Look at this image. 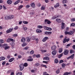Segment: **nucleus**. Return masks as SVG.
<instances>
[{
	"label": "nucleus",
	"mask_w": 75,
	"mask_h": 75,
	"mask_svg": "<svg viewBox=\"0 0 75 75\" xmlns=\"http://www.w3.org/2000/svg\"><path fill=\"white\" fill-rule=\"evenodd\" d=\"M19 67L20 68V71H23V69H24V65L23 64H20L19 65Z\"/></svg>",
	"instance_id": "nucleus-1"
},
{
	"label": "nucleus",
	"mask_w": 75,
	"mask_h": 75,
	"mask_svg": "<svg viewBox=\"0 0 75 75\" xmlns=\"http://www.w3.org/2000/svg\"><path fill=\"white\" fill-rule=\"evenodd\" d=\"M73 33H74V32L72 31H71L69 32L65 31V34H66V35L67 34H69V35H72Z\"/></svg>",
	"instance_id": "nucleus-2"
},
{
	"label": "nucleus",
	"mask_w": 75,
	"mask_h": 75,
	"mask_svg": "<svg viewBox=\"0 0 75 75\" xmlns=\"http://www.w3.org/2000/svg\"><path fill=\"white\" fill-rule=\"evenodd\" d=\"M13 28H9L8 30H7L6 31V33H7V34H8V33H11V31H13Z\"/></svg>",
	"instance_id": "nucleus-3"
},
{
	"label": "nucleus",
	"mask_w": 75,
	"mask_h": 75,
	"mask_svg": "<svg viewBox=\"0 0 75 75\" xmlns=\"http://www.w3.org/2000/svg\"><path fill=\"white\" fill-rule=\"evenodd\" d=\"M69 41V38H68V39H67L66 38H65L63 40V43H65L66 42H68Z\"/></svg>",
	"instance_id": "nucleus-4"
},
{
	"label": "nucleus",
	"mask_w": 75,
	"mask_h": 75,
	"mask_svg": "<svg viewBox=\"0 0 75 75\" xmlns=\"http://www.w3.org/2000/svg\"><path fill=\"white\" fill-rule=\"evenodd\" d=\"M61 16L60 15H55L54 16H53L52 18V19L53 20H54L55 18H58L59 17H60Z\"/></svg>",
	"instance_id": "nucleus-5"
},
{
	"label": "nucleus",
	"mask_w": 75,
	"mask_h": 75,
	"mask_svg": "<svg viewBox=\"0 0 75 75\" xmlns=\"http://www.w3.org/2000/svg\"><path fill=\"white\" fill-rule=\"evenodd\" d=\"M69 52V51L68 50H65L64 52V55H67L68 54V53Z\"/></svg>",
	"instance_id": "nucleus-6"
},
{
	"label": "nucleus",
	"mask_w": 75,
	"mask_h": 75,
	"mask_svg": "<svg viewBox=\"0 0 75 75\" xmlns=\"http://www.w3.org/2000/svg\"><path fill=\"white\" fill-rule=\"evenodd\" d=\"M4 46L5 47V50H7V49H8L9 48H10V47L9 46H7V44H4Z\"/></svg>",
	"instance_id": "nucleus-7"
},
{
	"label": "nucleus",
	"mask_w": 75,
	"mask_h": 75,
	"mask_svg": "<svg viewBox=\"0 0 75 75\" xmlns=\"http://www.w3.org/2000/svg\"><path fill=\"white\" fill-rule=\"evenodd\" d=\"M65 28V23L62 22V23L61 29H64Z\"/></svg>",
	"instance_id": "nucleus-8"
},
{
	"label": "nucleus",
	"mask_w": 75,
	"mask_h": 75,
	"mask_svg": "<svg viewBox=\"0 0 75 75\" xmlns=\"http://www.w3.org/2000/svg\"><path fill=\"white\" fill-rule=\"evenodd\" d=\"M16 75H22V73L19 71H17L16 73Z\"/></svg>",
	"instance_id": "nucleus-9"
},
{
	"label": "nucleus",
	"mask_w": 75,
	"mask_h": 75,
	"mask_svg": "<svg viewBox=\"0 0 75 75\" xmlns=\"http://www.w3.org/2000/svg\"><path fill=\"white\" fill-rule=\"evenodd\" d=\"M48 37H46L42 39V41L45 42L47 41V40H48Z\"/></svg>",
	"instance_id": "nucleus-10"
},
{
	"label": "nucleus",
	"mask_w": 75,
	"mask_h": 75,
	"mask_svg": "<svg viewBox=\"0 0 75 75\" xmlns=\"http://www.w3.org/2000/svg\"><path fill=\"white\" fill-rule=\"evenodd\" d=\"M45 34L46 35H51L52 34V32H45Z\"/></svg>",
	"instance_id": "nucleus-11"
},
{
	"label": "nucleus",
	"mask_w": 75,
	"mask_h": 75,
	"mask_svg": "<svg viewBox=\"0 0 75 75\" xmlns=\"http://www.w3.org/2000/svg\"><path fill=\"white\" fill-rule=\"evenodd\" d=\"M57 48V46L55 45L51 47V50H56V49Z\"/></svg>",
	"instance_id": "nucleus-12"
},
{
	"label": "nucleus",
	"mask_w": 75,
	"mask_h": 75,
	"mask_svg": "<svg viewBox=\"0 0 75 75\" xmlns=\"http://www.w3.org/2000/svg\"><path fill=\"white\" fill-rule=\"evenodd\" d=\"M25 41V38L23 37L21 39V42H24Z\"/></svg>",
	"instance_id": "nucleus-13"
},
{
	"label": "nucleus",
	"mask_w": 75,
	"mask_h": 75,
	"mask_svg": "<svg viewBox=\"0 0 75 75\" xmlns=\"http://www.w3.org/2000/svg\"><path fill=\"white\" fill-rule=\"evenodd\" d=\"M52 54L53 55H55L57 54V51H53L52 52Z\"/></svg>",
	"instance_id": "nucleus-14"
},
{
	"label": "nucleus",
	"mask_w": 75,
	"mask_h": 75,
	"mask_svg": "<svg viewBox=\"0 0 75 75\" xmlns=\"http://www.w3.org/2000/svg\"><path fill=\"white\" fill-rule=\"evenodd\" d=\"M72 74V73L71 72H66L64 73L63 75H69V74Z\"/></svg>",
	"instance_id": "nucleus-15"
},
{
	"label": "nucleus",
	"mask_w": 75,
	"mask_h": 75,
	"mask_svg": "<svg viewBox=\"0 0 75 75\" xmlns=\"http://www.w3.org/2000/svg\"><path fill=\"white\" fill-rule=\"evenodd\" d=\"M20 0H18L17 1H16L15 3H14V5H16V4H17L20 2Z\"/></svg>",
	"instance_id": "nucleus-16"
},
{
	"label": "nucleus",
	"mask_w": 75,
	"mask_h": 75,
	"mask_svg": "<svg viewBox=\"0 0 75 75\" xmlns=\"http://www.w3.org/2000/svg\"><path fill=\"white\" fill-rule=\"evenodd\" d=\"M56 21H57L58 23H61V22H62V21L61 19L57 18L56 19Z\"/></svg>",
	"instance_id": "nucleus-17"
},
{
	"label": "nucleus",
	"mask_w": 75,
	"mask_h": 75,
	"mask_svg": "<svg viewBox=\"0 0 75 75\" xmlns=\"http://www.w3.org/2000/svg\"><path fill=\"white\" fill-rule=\"evenodd\" d=\"M14 58H11V59H10L9 60V62H12L14 61Z\"/></svg>",
	"instance_id": "nucleus-18"
},
{
	"label": "nucleus",
	"mask_w": 75,
	"mask_h": 75,
	"mask_svg": "<svg viewBox=\"0 0 75 75\" xmlns=\"http://www.w3.org/2000/svg\"><path fill=\"white\" fill-rule=\"evenodd\" d=\"M31 6L33 8H35V4L34 3H32L30 4Z\"/></svg>",
	"instance_id": "nucleus-19"
},
{
	"label": "nucleus",
	"mask_w": 75,
	"mask_h": 75,
	"mask_svg": "<svg viewBox=\"0 0 75 75\" xmlns=\"http://www.w3.org/2000/svg\"><path fill=\"white\" fill-rule=\"evenodd\" d=\"M10 44L12 47H13V46H14V45H15V43L13 42L10 43Z\"/></svg>",
	"instance_id": "nucleus-20"
},
{
	"label": "nucleus",
	"mask_w": 75,
	"mask_h": 75,
	"mask_svg": "<svg viewBox=\"0 0 75 75\" xmlns=\"http://www.w3.org/2000/svg\"><path fill=\"white\" fill-rule=\"evenodd\" d=\"M9 19H12V18H14V16L13 15H10L9 16Z\"/></svg>",
	"instance_id": "nucleus-21"
},
{
	"label": "nucleus",
	"mask_w": 75,
	"mask_h": 75,
	"mask_svg": "<svg viewBox=\"0 0 75 75\" xmlns=\"http://www.w3.org/2000/svg\"><path fill=\"white\" fill-rule=\"evenodd\" d=\"M59 6V3H57L56 4V5H55L54 6V8H57V7H58Z\"/></svg>",
	"instance_id": "nucleus-22"
},
{
	"label": "nucleus",
	"mask_w": 75,
	"mask_h": 75,
	"mask_svg": "<svg viewBox=\"0 0 75 75\" xmlns=\"http://www.w3.org/2000/svg\"><path fill=\"white\" fill-rule=\"evenodd\" d=\"M7 3L8 4H11L12 3V1L11 0H8L7 1Z\"/></svg>",
	"instance_id": "nucleus-23"
},
{
	"label": "nucleus",
	"mask_w": 75,
	"mask_h": 75,
	"mask_svg": "<svg viewBox=\"0 0 75 75\" xmlns=\"http://www.w3.org/2000/svg\"><path fill=\"white\" fill-rule=\"evenodd\" d=\"M36 31L37 33H41V30H40V29H38L36 30Z\"/></svg>",
	"instance_id": "nucleus-24"
},
{
	"label": "nucleus",
	"mask_w": 75,
	"mask_h": 75,
	"mask_svg": "<svg viewBox=\"0 0 75 75\" xmlns=\"http://www.w3.org/2000/svg\"><path fill=\"white\" fill-rule=\"evenodd\" d=\"M27 45V43H24L22 44V47H25V46H26Z\"/></svg>",
	"instance_id": "nucleus-25"
},
{
	"label": "nucleus",
	"mask_w": 75,
	"mask_h": 75,
	"mask_svg": "<svg viewBox=\"0 0 75 75\" xmlns=\"http://www.w3.org/2000/svg\"><path fill=\"white\" fill-rule=\"evenodd\" d=\"M5 20H9V16H6L5 17Z\"/></svg>",
	"instance_id": "nucleus-26"
},
{
	"label": "nucleus",
	"mask_w": 75,
	"mask_h": 75,
	"mask_svg": "<svg viewBox=\"0 0 75 75\" xmlns=\"http://www.w3.org/2000/svg\"><path fill=\"white\" fill-rule=\"evenodd\" d=\"M37 28H38L41 29L43 28V26L42 25H38L37 26Z\"/></svg>",
	"instance_id": "nucleus-27"
},
{
	"label": "nucleus",
	"mask_w": 75,
	"mask_h": 75,
	"mask_svg": "<svg viewBox=\"0 0 75 75\" xmlns=\"http://www.w3.org/2000/svg\"><path fill=\"white\" fill-rule=\"evenodd\" d=\"M43 27L44 28V29H45V30H48V27H47L46 26H43Z\"/></svg>",
	"instance_id": "nucleus-28"
},
{
	"label": "nucleus",
	"mask_w": 75,
	"mask_h": 75,
	"mask_svg": "<svg viewBox=\"0 0 75 75\" xmlns=\"http://www.w3.org/2000/svg\"><path fill=\"white\" fill-rule=\"evenodd\" d=\"M28 66V64L27 63H25L23 64V67H26Z\"/></svg>",
	"instance_id": "nucleus-29"
},
{
	"label": "nucleus",
	"mask_w": 75,
	"mask_h": 75,
	"mask_svg": "<svg viewBox=\"0 0 75 75\" xmlns=\"http://www.w3.org/2000/svg\"><path fill=\"white\" fill-rule=\"evenodd\" d=\"M59 53H61L62 52V48H60L59 49Z\"/></svg>",
	"instance_id": "nucleus-30"
},
{
	"label": "nucleus",
	"mask_w": 75,
	"mask_h": 75,
	"mask_svg": "<svg viewBox=\"0 0 75 75\" xmlns=\"http://www.w3.org/2000/svg\"><path fill=\"white\" fill-rule=\"evenodd\" d=\"M27 41L28 42H30V41L31 38H30L27 37Z\"/></svg>",
	"instance_id": "nucleus-31"
},
{
	"label": "nucleus",
	"mask_w": 75,
	"mask_h": 75,
	"mask_svg": "<svg viewBox=\"0 0 75 75\" xmlns=\"http://www.w3.org/2000/svg\"><path fill=\"white\" fill-rule=\"evenodd\" d=\"M23 24H27L28 23L27 21H23Z\"/></svg>",
	"instance_id": "nucleus-32"
},
{
	"label": "nucleus",
	"mask_w": 75,
	"mask_h": 75,
	"mask_svg": "<svg viewBox=\"0 0 75 75\" xmlns=\"http://www.w3.org/2000/svg\"><path fill=\"white\" fill-rule=\"evenodd\" d=\"M44 59L45 60H47V61H48V60H49V57H46L44 58Z\"/></svg>",
	"instance_id": "nucleus-33"
},
{
	"label": "nucleus",
	"mask_w": 75,
	"mask_h": 75,
	"mask_svg": "<svg viewBox=\"0 0 75 75\" xmlns=\"http://www.w3.org/2000/svg\"><path fill=\"white\" fill-rule=\"evenodd\" d=\"M23 5H21L19 6L18 9L19 10H20V9H21V8H23Z\"/></svg>",
	"instance_id": "nucleus-34"
},
{
	"label": "nucleus",
	"mask_w": 75,
	"mask_h": 75,
	"mask_svg": "<svg viewBox=\"0 0 75 75\" xmlns=\"http://www.w3.org/2000/svg\"><path fill=\"white\" fill-rule=\"evenodd\" d=\"M58 60L57 59H55L54 60V62L56 64H57L58 63Z\"/></svg>",
	"instance_id": "nucleus-35"
},
{
	"label": "nucleus",
	"mask_w": 75,
	"mask_h": 75,
	"mask_svg": "<svg viewBox=\"0 0 75 75\" xmlns=\"http://www.w3.org/2000/svg\"><path fill=\"white\" fill-rule=\"evenodd\" d=\"M28 61H33V59H27Z\"/></svg>",
	"instance_id": "nucleus-36"
},
{
	"label": "nucleus",
	"mask_w": 75,
	"mask_h": 75,
	"mask_svg": "<svg viewBox=\"0 0 75 75\" xmlns=\"http://www.w3.org/2000/svg\"><path fill=\"white\" fill-rule=\"evenodd\" d=\"M74 55H75V54H73L71 56H70V58H71L72 59H73V58H74Z\"/></svg>",
	"instance_id": "nucleus-37"
},
{
	"label": "nucleus",
	"mask_w": 75,
	"mask_h": 75,
	"mask_svg": "<svg viewBox=\"0 0 75 75\" xmlns=\"http://www.w3.org/2000/svg\"><path fill=\"white\" fill-rule=\"evenodd\" d=\"M71 26H72V27H75V24L74 23H71Z\"/></svg>",
	"instance_id": "nucleus-38"
},
{
	"label": "nucleus",
	"mask_w": 75,
	"mask_h": 75,
	"mask_svg": "<svg viewBox=\"0 0 75 75\" xmlns=\"http://www.w3.org/2000/svg\"><path fill=\"white\" fill-rule=\"evenodd\" d=\"M67 0H63L62 1V3L63 4H65V3H66V2H67Z\"/></svg>",
	"instance_id": "nucleus-39"
},
{
	"label": "nucleus",
	"mask_w": 75,
	"mask_h": 75,
	"mask_svg": "<svg viewBox=\"0 0 75 75\" xmlns=\"http://www.w3.org/2000/svg\"><path fill=\"white\" fill-rule=\"evenodd\" d=\"M70 54H73L74 52V50H70Z\"/></svg>",
	"instance_id": "nucleus-40"
},
{
	"label": "nucleus",
	"mask_w": 75,
	"mask_h": 75,
	"mask_svg": "<svg viewBox=\"0 0 75 75\" xmlns=\"http://www.w3.org/2000/svg\"><path fill=\"white\" fill-rule=\"evenodd\" d=\"M6 42H11L10 41V38L6 40Z\"/></svg>",
	"instance_id": "nucleus-41"
},
{
	"label": "nucleus",
	"mask_w": 75,
	"mask_h": 75,
	"mask_svg": "<svg viewBox=\"0 0 75 75\" xmlns=\"http://www.w3.org/2000/svg\"><path fill=\"white\" fill-rule=\"evenodd\" d=\"M1 61H3V60H4L5 59V57H1Z\"/></svg>",
	"instance_id": "nucleus-42"
},
{
	"label": "nucleus",
	"mask_w": 75,
	"mask_h": 75,
	"mask_svg": "<svg viewBox=\"0 0 75 75\" xmlns=\"http://www.w3.org/2000/svg\"><path fill=\"white\" fill-rule=\"evenodd\" d=\"M40 65V64L38 63H36L35 64V67H38Z\"/></svg>",
	"instance_id": "nucleus-43"
},
{
	"label": "nucleus",
	"mask_w": 75,
	"mask_h": 75,
	"mask_svg": "<svg viewBox=\"0 0 75 75\" xmlns=\"http://www.w3.org/2000/svg\"><path fill=\"white\" fill-rule=\"evenodd\" d=\"M66 64H62V66L63 68H64V67H65Z\"/></svg>",
	"instance_id": "nucleus-44"
},
{
	"label": "nucleus",
	"mask_w": 75,
	"mask_h": 75,
	"mask_svg": "<svg viewBox=\"0 0 75 75\" xmlns=\"http://www.w3.org/2000/svg\"><path fill=\"white\" fill-rule=\"evenodd\" d=\"M45 6H42L41 7V9L42 10H44V9H45Z\"/></svg>",
	"instance_id": "nucleus-45"
},
{
	"label": "nucleus",
	"mask_w": 75,
	"mask_h": 75,
	"mask_svg": "<svg viewBox=\"0 0 75 75\" xmlns=\"http://www.w3.org/2000/svg\"><path fill=\"white\" fill-rule=\"evenodd\" d=\"M10 40L11 42V41L12 42H14L15 41V40L12 38H10Z\"/></svg>",
	"instance_id": "nucleus-46"
},
{
	"label": "nucleus",
	"mask_w": 75,
	"mask_h": 75,
	"mask_svg": "<svg viewBox=\"0 0 75 75\" xmlns=\"http://www.w3.org/2000/svg\"><path fill=\"white\" fill-rule=\"evenodd\" d=\"M52 30V28H51L48 27L47 31H51Z\"/></svg>",
	"instance_id": "nucleus-47"
},
{
	"label": "nucleus",
	"mask_w": 75,
	"mask_h": 75,
	"mask_svg": "<svg viewBox=\"0 0 75 75\" xmlns=\"http://www.w3.org/2000/svg\"><path fill=\"white\" fill-rule=\"evenodd\" d=\"M27 30V27H24L23 28V30L24 31H26V30Z\"/></svg>",
	"instance_id": "nucleus-48"
},
{
	"label": "nucleus",
	"mask_w": 75,
	"mask_h": 75,
	"mask_svg": "<svg viewBox=\"0 0 75 75\" xmlns=\"http://www.w3.org/2000/svg\"><path fill=\"white\" fill-rule=\"evenodd\" d=\"M34 52L33 50H31L30 52V54H34Z\"/></svg>",
	"instance_id": "nucleus-49"
},
{
	"label": "nucleus",
	"mask_w": 75,
	"mask_h": 75,
	"mask_svg": "<svg viewBox=\"0 0 75 75\" xmlns=\"http://www.w3.org/2000/svg\"><path fill=\"white\" fill-rule=\"evenodd\" d=\"M64 62V60H61L59 62V64H61V63H62V62Z\"/></svg>",
	"instance_id": "nucleus-50"
},
{
	"label": "nucleus",
	"mask_w": 75,
	"mask_h": 75,
	"mask_svg": "<svg viewBox=\"0 0 75 75\" xmlns=\"http://www.w3.org/2000/svg\"><path fill=\"white\" fill-rule=\"evenodd\" d=\"M71 21H75V18H73L71 19Z\"/></svg>",
	"instance_id": "nucleus-51"
},
{
	"label": "nucleus",
	"mask_w": 75,
	"mask_h": 75,
	"mask_svg": "<svg viewBox=\"0 0 75 75\" xmlns=\"http://www.w3.org/2000/svg\"><path fill=\"white\" fill-rule=\"evenodd\" d=\"M4 41L3 40H0V43H3Z\"/></svg>",
	"instance_id": "nucleus-52"
},
{
	"label": "nucleus",
	"mask_w": 75,
	"mask_h": 75,
	"mask_svg": "<svg viewBox=\"0 0 75 75\" xmlns=\"http://www.w3.org/2000/svg\"><path fill=\"white\" fill-rule=\"evenodd\" d=\"M70 46V44H68L67 45V46H66V47L67 48H68V47H69V46Z\"/></svg>",
	"instance_id": "nucleus-53"
},
{
	"label": "nucleus",
	"mask_w": 75,
	"mask_h": 75,
	"mask_svg": "<svg viewBox=\"0 0 75 75\" xmlns=\"http://www.w3.org/2000/svg\"><path fill=\"white\" fill-rule=\"evenodd\" d=\"M36 57L37 58H40V54H37L36 55Z\"/></svg>",
	"instance_id": "nucleus-54"
},
{
	"label": "nucleus",
	"mask_w": 75,
	"mask_h": 75,
	"mask_svg": "<svg viewBox=\"0 0 75 75\" xmlns=\"http://www.w3.org/2000/svg\"><path fill=\"white\" fill-rule=\"evenodd\" d=\"M56 74H59V70H58L56 71Z\"/></svg>",
	"instance_id": "nucleus-55"
},
{
	"label": "nucleus",
	"mask_w": 75,
	"mask_h": 75,
	"mask_svg": "<svg viewBox=\"0 0 75 75\" xmlns=\"http://www.w3.org/2000/svg\"><path fill=\"white\" fill-rule=\"evenodd\" d=\"M26 8H29V7H30V6L28 5L26 6Z\"/></svg>",
	"instance_id": "nucleus-56"
},
{
	"label": "nucleus",
	"mask_w": 75,
	"mask_h": 75,
	"mask_svg": "<svg viewBox=\"0 0 75 75\" xmlns=\"http://www.w3.org/2000/svg\"><path fill=\"white\" fill-rule=\"evenodd\" d=\"M17 34H13V37H17Z\"/></svg>",
	"instance_id": "nucleus-57"
},
{
	"label": "nucleus",
	"mask_w": 75,
	"mask_h": 75,
	"mask_svg": "<svg viewBox=\"0 0 75 75\" xmlns=\"http://www.w3.org/2000/svg\"><path fill=\"white\" fill-rule=\"evenodd\" d=\"M51 23V22L50 21H48L47 22V23L48 24H50Z\"/></svg>",
	"instance_id": "nucleus-58"
},
{
	"label": "nucleus",
	"mask_w": 75,
	"mask_h": 75,
	"mask_svg": "<svg viewBox=\"0 0 75 75\" xmlns=\"http://www.w3.org/2000/svg\"><path fill=\"white\" fill-rule=\"evenodd\" d=\"M62 55H63V53H62V54H61L60 55H59V58H61V57H62Z\"/></svg>",
	"instance_id": "nucleus-59"
},
{
	"label": "nucleus",
	"mask_w": 75,
	"mask_h": 75,
	"mask_svg": "<svg viewBox=\"0 0 75 75\" xmlns=\"http://www.w3.org/2000/svg\"><path fill=\"white\" fill-rule=\"evenodd\" d=\"M25 50H28V49H29V47H26L25 48Z\"/></svg>",
	"instance_id": "nucleus-60"
},
{
	"label": "nucleus",
	"mask_w": 75,
	"mask_h": 75,
	"mask_svg": "<svg viewBox=\"0 0 75 75\" xmlns=\"http://www.w3.org/2000/svg\"><path fill=\"white\" fill-rule=\"evenodd\" d=\"M43 62L45 64H48V61H43Z\"/></svg>",
	"instance_id": "nucleus-61"
},
{
	"label": "nucleus",
	"mask_w": 75,
	"mask_h": 75,
	"mask_svg": "<svg viewBox=\"0 0 75 75\" xmlns=\"http://www.w3.org/2000/svg\"><path fill=\"white\" fill-rule=\"evenodd\" d=\"M3 8L4 10H6V7L4 5L3 6Z\"/></svg>",
	"instance_id": "nucleus-62"
},
{
	"label": "nucleus",
	"mask_w": 75,
	"mask_h": 75,
	"mask_svg": "<svg viewBox=\"0 0 75 75\" xmlns=\"http://www.w3.org/2000/svg\"><path fill=\"white\" fill-rule=\"evenodd\" d=\"M18 26H16L14 28V29L17 30V29H18Z\"/></svg>",
	"instance_id": "nucleus-63"
},
{
	"label": "nucleus",
	"mask_w": 75,
	"mask_h": 75,
	"mask_svg": "<svg viewBox=\"0 0 75 75\" xmlns=\"http://www.w3.org/2000/svg\"><path fill=\"white\" fill-rule=\"evenodd\" d=\"M73 48L74 49V50H75V45H73L72 46Z\"/></svg>",
	"instance_id": "nucleus-64"
}]
</instances>
